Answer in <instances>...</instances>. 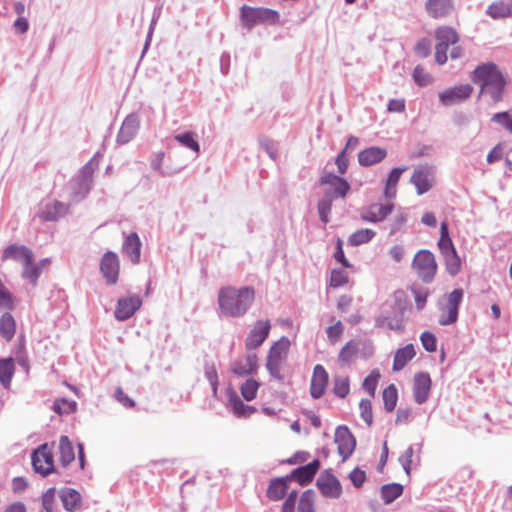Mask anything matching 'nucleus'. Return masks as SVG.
<instances>
[{
	"label": "nucleus",
	"instance_id": "obj_1",
	"mask_svg": "<svg viewBox=\"0 0 512 512\" xmlns=\"http://www.w3.org/2000/svg\"><path fill=\"white\" fill-rule=\"evenodd\" d=\"M254 299L255 290L250 286L240 288L225 286L218 292V305L221 313L234 318L244 316L252 306Z\"/></svg>",
	"mask_w": 512,
	"mask_h": 512
},
{
	"label": "nucleus",
	"instance_id": "obj_2",
	"mask_svg": "<svg viewBox=\"0 0 512 512\" xmlns=\"http://www.w3.org/2000/svg\"><path fill=\"white\" fill-rule=\"evenodd\" d=\"M471 81L480 86L479 95L488 94L494 103L502 101L507 82L496 64L477 66L471 73Z\"/></svg>",
	"mask_w": 512,
	"mask_h": 512
},
{
	"label": "nucleus",
	"instance_id": "obj_3",
	"mask_svg": "<svg viewBox=\"0 0 512 512\" xmlns=\"http://www.w3.org/2000/svg\"><path fill=\"white\" fill-rule=\"evenodd\" d=\"M407 309V300L403 291L393 294L392 303L382 305L379 315L375 319V325L380 328L402 332L405 327L404 313Z\"/></svg>",
	"mask_w": 512,
	"mask_h": 512
},
{
	"label": "nucleus",
	"instance_id": "obj_4",
	"mask_svg": "<svg viewBox=\"0 0 512 512\" xmlns=\"http://www.w3.org/2000/svg\"><path fill=\"white\" fill-rule=\"evenodd\" d=\"M99 162L95 156L90 159L79 171V173L73 177L68 185L69 196L72 201L79 202L83 200L90 192L93 182L94 173L98 169Z\"/></svg>",
	"mask_w": 512,
	"mask_h": 512
},
{
	"label": "nucleus",
	"instance_id": "obj_5",
	"mask_svg": "<svg viewBox=\"0 0 512 512\" xmlns=\"http://www.w3.org/2000/svg\"><path fill=\"white\" fill-rule=\"evenodd\" d=\"M240 20L244 27L251 29L257 24H277L279 13L270 8L243 5L240 9Z\"/></svg>",
	"mask_w": 512,
	"mask_h": 512
},
{
	"label": "nucleus",
	"instance_id": "obj_6",
	"mask_svg": "<svg viewBox=\"0 0 512 512\" xmlns=\"http://www.w3.org/2000/svg\"><path fill=\"white\" fill-rule=\"evenodd\" d=\"M289 347L290 340L283 336L270 347L267 356L266 369L268 370L270 376L278 381L283 380L281 367L286 361Z\"/></svg>",
	"mask_w": 512,
	"mask_h": 512
},
{
	"label": "nucleus",
	"instance_id": "obj_7",
	"mask_svg": "<svg viewBox=\"0 0 512 512\" xmlns=\"http://www.w3.org/2000/svg\"><path fill=\"white\" fill-rule=\"evenodd\" d=\"M412 269L424 283H431L437 271L434 255L429 250H419L413 258Z\"/></svg>",
	"mask_w": 512,
	"mask_h": 512
},
{
	"label": "nucleus",
	"instance_id": "obj_8",
	"mask_svg": "<svg viewBox=\"0 0 512 512\" xmlns=\"http://www.w3.org/2000/svg\"><path fill=\"white\" fill-rule=\"evenodd\" d=\"M435 172V167L429 164L414 168L410 182L415 186L418 195H423L432 189L435 183Z\"/></svg>",
	"mask_w": 512,
	"mask_h": 512
},
{
	"label": "nucleus",
	"instance_id": "obj_9",
	"mask_svg": "<svg viewBox=\"0 0 512 512\" xmlns=\"http://www.w3.org/2000/svg\"><path fill=\"white\" fill-rule=\"evenodd\" d=\"M31 462L36 473L47 476L54 470L53 454L48 444L40 445L31 455Z\"/></svg>",
	"mask_w": 512,
	"mask_h": 512
},
{
	"label": "nucleus",
	"instance_id": "obj_10",
	"mask_svg": "<svg viewBox=\"0 0 512 512\" xmlns=\"http://www.w3.org/2000/svg\"><path fill=\"white\" fill-rule=\"evenodd\" d=\"M463 299V290L454 289L447 298L445 306L442 307V313L439 317V324L442 326L451 325L458 319L459 305Z\"/></svg>",
	"mask_w": 512,
	"mask_h": 512
},
{
	"label": "nucleus",
	"instance_id": "obj_11",
	"mask_svg": "<svg viewBox=\"0 0 512 512\" xmlns=\"http://www.w3.org/2000/svg\"><path fill=\"white\" fill-rule=\"evenodd\" d=\"M316 486L320 493L326 498L338 499L342 494L341 483L331 470L321 472L317 478Z\"/></svg>",
	"mask_w": 512,
	"mask_h": 512
},
{
	"label": "nucleus",
	"instance_id": "obj_12",
	"mask_svg": "<svg viewBox=\"0 0 512 512\" xmlns=\"http://www.w3.org/2000/svg\"><path fill=\"white\" fill-rule=\"evenodd\" d=\"M472 92L473 87L470 84H461L441 91L438 97L442 105L449 107L466 101Z\"/></svg>",
	"mask_w": 512,
	"mask_h": 512
},
{
	"label": "nucleus",
	"instance_id": "obj_13",
	"mask_svg": "<svg viewBox=\"0 0 512 512\" xmlns=\"http://www.w3.org/2000/svg\"><path fill=\"white\" fill-rule=\"evenodd\" d=\"M271 323L269 320H258L245 339V348L254 350L260 347L269 336Z\"/></svg>",
	"mask_w": 512,
	"mask_h": 512
},
{
	"label": "nucleus",
	"instance_id": "obj_14",
	"mask_svg": "<svg viewBox=\"0 0 512 512\" xmlns=\"http://www.w3.org/2000/svg\"><path fill=\"white\" fill-rule=\"evenodd\" d=\"M120 269L119 258L116 253L107 251L101 258L100 271L106 283L113 285L118 280Z\"/></svg>",
	"mask_w": 512,
	"mask_h": 512
},
{
	"label": "nucleus",
	"instance_id": "obj_15",
	"mask_svg": "<svg viewBox=\"0 0 512 512\" xmlns=\"http://www.w3.org/2000/svg\"><path fill=\"white\" fill-rule=\"evenodd\" d=\"M139 128V115L136 113H131L127 115L118 131L116 137L117 144L124 145L129 143L137 135Z\"/></svg>",
	"mask_w": 512,
	"mask_h": 512
},
{
	"label": "nucleus",
	"instance_id": "obj_16",
	"mask_svg": "<svg viewBox=\"0 0 512 512\" xmlns=\"http://www.w3.org/2000/svg\"><path fill=\"white\" fill-rule=\"evenodd\" d=\"M335 443L338 446V452L345 461L353 453L356 440L348 427L338 426L335 430Z\"/></svg>",
	"mask_w": 512,
	"mask_h": 512
},
{
	"label": "nucleus",
	"instance_id": "obj_17",
	"mask_svg": "<svg viewBox=\"0 0 512 512\" xmlns=\"http://www.w3.org/2000/svg\"><path fill=\"white\" fill-rule=\"evenodd\" d=\"M141 305L142 300L137 295L119 298L114 316L119 321H126L134 315Z\"/></svg>",
	"mask_w": 512,
	"mask_h": 512
},
{
	"label": "nucleus",
	"instance_id": "obj_18",
	"mask_svg": "<svg viewBox=\"0 0 512 512\" xmlns=\"http://www.w3.org/2000/svg\"><path fill=\"white\" fill-rule=\"evenodd\" d=\"M454 9V0H426L425 2V11L433 19L447 18Z\"/></svg>",
	"mask_w": 512,
	"mask_h": 512
},
{
	"label": "nucleus",
	"instance_id": "obj_19",
	"mask_svg": "<svg viewBox=\"0 0 512 512\" xmlns=\"http://www.w3.org/2000/svg\"><path fill=\"white\" fill-rule=\"evenodd\" d=\"M431 384V378L428 373L419 372L415 374L413 382V395L416 403L423 404L428 400Z\"/></svg>",
	"mask_w": 512,
	"mask_h": 512
},
{
	"label": "nucleus",
	"instance_id": "obj_20",
	"mask_svg": "<svg viewBox=\"0 0 512 512\" xmlns=\"http://www.w3.org/2000/svg\"><path fill=\"white\" fill-rule=\"evenodd\" d=\"M320 183L322 185H327L329 187L326 190H330L333 199L338 197H345L350 190L349 183L345 179L333 173H327L324 176H322L320 179Z\"/></svg>",
	"mask_w": 512,
	"mask_h": 512
},
{
	"label": "nucleus",
	"instance_id": "obj_21",
	"mask_svg": "<svg viewBox=\"0 0 512 512\" xmlns=\"http://www.w3.org/2000/svg\"><path fill=\"white\" fill-rule=\"evenodd\" d=\"M328 384V373L326 372L325 368L317 364L314 367L313 375L311 378V384H310V394L312 398L319 399L323 396L325 393L326 387Z\"/></svg>",
	"mask_w": 512,
	"mask_h": 512
},
{
	"label": "nucleus",
	"instance_id": "obj_22",
	"mask_svg": "<svg viewBox=\"0 0 512 512\" xmlns=\"http://www.w3.org/2000/svg\"><path fill=\"white\" fill-rule=\"evenodd\" d=\"M122 251L133 264L139 263L141 256V241L136 232H132L125 236Z\"/></svg>",
	"mask_w": 512,
	"mask_h": 512
},
{
	"label": "nucleus",
	"instance_id": "obj_23",
	"mask_svg": "<svg viewBox=\"0 0 512 512\" xmlns=\"http://www.w3.org/2000/svg\"><path fill=\"white\" fill-rule=\"evenodd\" d=\"M257 369V356L249 353L245 358L237 359L231 364V372L237 376L253 374Z\"/></svg>",
	"mask_w": 512,
	"mask_h": 512
},
{
	"label": "nucleus",
	"instance_id": "obj_24",
	"mask_svg": "<svg viewBox=\"0 0 512 512\" xmlns=\"http://www.w3.org/2000/svg\"><path fill=\"white\" fill-rule=\"evenodd\" d=\"M68 212V206L60 201L46 203L41 207L39 217L45 221H56Z\"/></svg>",
	"mask_w": 512,
	"mask_h": 512
},
{
	"label": "nucleus",
	"instance_id": "obj_25",
	"mask_svg": "<svg viewBox=\"0 0 512 512\" xmlns=\"http://www.w3.org/2000/svg\"><path fill=\"white\" fill-rule=\"evenodd\" d=\"M227 394L228 406L232 409L233 413L237 417L246 418L256 411V409L253 406L244 404L234 390L228 389Z\"/></svg>",
	"mask_w": 512,
	"mask_h": 512
},
{
	"label": "nucleus",
	"instance_id": "obj_26",
	"mask_svg": "<svg viewBox=\"0 0 512 512\" xmlns=\"http://www.w3.org/2000/svg\"><path fill=\"white\" fill-rule=\"evenodd\" d=\"M386 156V149L372 146L358 154V161L360 165L367 167L381 162Z\"/></svg>",
	"mask_w": 512,
	"mask_h": 512
},
{
	"label": "nucleus",
	"instance_id": "obj_27",
	"mask_svg": "<svg viewBox=\"0 0 512 512\" xmlns=\"http://www.w3.org/2000/svg\"><path fill=\"white\" fill-rule=\"evenodd\" d=\"M320 467L319 460H313L307 465L296 468L292 471L291 476L295 478L300 485H306L312 481Z\"/></svg>",
	"mask_w": 512,
	"mask_h": 512
},
{
	"label": "nucleus",
	"instance_id": "obj_28",
	"mask_svg": "<svg viewBox=\"0 0 512 512\" xmlns=\"http://www.w3.org/2000/svg\"><path fill=\"white\" fill-rule=\"evenodd\" d=\"M436 46L448 49L450 45L458 42L459 36L455 29L449 26H441L435 31Z\"/></svg>",
	"mask_w": 512,
	"mask_h": 512
},
{
	"label": "nucleus",
	"instance_id": "obj_29",
	"mask_svg": "<svg viewBox=\"0 0 512 512\" xmlns=\"http://www.w3.org/2000/svg\"><path fill=\"white\" fill-rule=\"evenodd\" d=\"M3 259L11 258L16 261L29 262L33 261V253L30 249L23 245H9L3 252Z\"/></svg>",
	"mask_w": 512,
	"mask_h": 512
},
{
	"label": "nucleus",
	"instance_id": "obj_30",
	"mask_svg": "<svg viewBox=\"0 0 512 512\" xmlns=\"http://www.w3.org/2000/svg\"><path fill=\"white\" fill-rule=\"evenodd\" d=\"M415 355L416 351L412 344H407L405 347L398 349L394 355L393 371L402 370Z\"/></svg>",
	"mask_w": 512,
	"mask_h": 512
},
{
	"label": "nucleus",
	"instance_id": "obj_31",
	"mask_svg": "<svg viewBox=\"0 0 512 512\" xmlns=\"http://www.w3.org/2000/svg\"><path fill=\"white\" fill-rule=\"evenodd\" d=\"M60 499L62 501L63 507L65 510L69 512L75 511L81 502L80 494L71 488H64L60 491Z\"/></svg>",
	"mask_w": 512,
	"mask_h": 512
},
{
	"label": "nucleus",
	"instance_id": "obj_32",
	"mask_svg": "<svg viewBox=\"0 0 512 512\" xmlns=\"http://www.w3.org/2000/svg\"><path fill=\"white\" fill-rule=\"evenodd\" d=\"M16 332V322L11 313L5 312L0 317V336L9 342Z\"/></svg>",
	"mask_w": 512,
	"mask_h": 512
},
{
	"label": "nucleus",
	"instance_id": "obj_33",
	"mask_svg": "<svg viewBox=\"0 0 512 512\" xmlns=\"http://www.w3.org/2000/svg\"><path fill=\"white\" fill-rule=\"evenodd\" d=\"M406 170H407L406 166L396 167L391 170V172L389 173V175L387 177L386 185H385V189H384V195L386 198L392 199L395 197L396 187L399 182V179H400L402 173L405 172Z\"/></svg>",
	"mask_w": 512,
	"mask_h": 512
},
{
	"label": "nucleus",
	"instance_id": "obj_34",
	"mask_svg": "<svg viewBox=\"0 0 512 512\" xmlns=\"http://www.w3.org/2000/svg\"><path fill=\"white\" fill-rule=\"evenodd\" d=\"M486 14L493 19L512 17L511 3H504L503 1L493 2L488 6Z\"/></svg>",
	"mask_w": 512,
	"mask_h": 512
},
{
	"label": "nucleus",
	"instance_id": "obj_35",
	"mask_svg": "<svg viewBox=\"0 0 512 512\" xmlns=\"http://www.w3.org/2000/svg\"><path fill=\"white\" fill-rule=\"evenodd\" d=\"M60 462L62 466L67 467L75 459L74 449L71 441L65 435L59 439Z\"/></svg>",
	"mask_w": 512,
	"mask_h": 512
},
{
	"label": "nucleus",
	"instance_id": "obj_36",
	"mask_svg": "<svg viewBox=\"0 0 512 512\" xmlns=\"http://www.w3.org/2000/svg\"><path fill=\"white\" fill-rule=\"evenodd\" d=\"M384 504H391L403 493V486L399 483L385 484L380 489Z\"/></svg>",
	"mask_w": 512,
	"mask_h": 512
},
{
	"label": "nucleus",
	"instance_id": "obj_37",
	"mask_svg": "<svg viewBox=\"0 0 512 512\" xmlns=\"http://www.w3.org/2000/svg\"><path fill=\"white\" fill-rule=\"evenodd\" d=\"M14 375V361L12 358L0 360V383L6 389L10 387Z\"/></svg>",
	"mask_w": 512,
	"mask_h": 512
},
{
	"label": "nucleus",
	"instance_id": "obj_38",
	"mask_svg": "<svg viewBox=\"0 0 512 512\" xmlns=\"http://www.w3.org/2000/svg\"><path fill=\"white\" fill-rule=\"evenodd\" d=\"M287 490L286 480L283 478L274 479L271 481L268 490L267 496L269 499L277 501L284 497Z\"/></svg>",
	"mask_w": 512,
	"mask_h": 512
},
{
	"label": "nucleus",
	"instance_id": "obj_39",
	"mask_svg": "<svg viewBox=\"0 0 512 512\" xmlns=\"http://www.w3.org/2000/svg\"><path fill=\"white\" fill-rule=\"evenodd\" d=\"M333 197L331 196L330 190L324 191V197L318 202L317 209L320 220L322 223L327 224L329 222V215L332 208Z\"/></svg>",
	"mask_w": 512,
	"mask_h": 512
},
{
	"label": "nucleus",
	"instance_id": "obj_40",
	"mask_svg": "<svg viewBox=\"0 0 512 512\" xmlns=\"http://www.w3.org/2000/svg\"><path fill=\"white\" fill-rule=\"evenodd\" d=\"M375 235L376 232L372 229H360L351 234V236L348 239V242L352 246H359L370 242Z\"/></svg>",
	"mask_w": 512,
	"mask_h": 512
},
{
	"label": "nucleus",
	"instance_id": "obj_41",
	"mask_svg": "<svg viewBox=\"0 0 512 512\" xmlns=\"http://www.w3.org/2000/svg\"><path fill=\"white\" fill-rule=\"evenodd\" d=\"M384 407L387 412H392L397 404L398 393L396 387L391 384L387 386L382 393Z\"/></svg>",
	"mask_w": 512,
	"mask_h": 512
},
{
	"label": "nucleus",
	"instance_id": "obj_42",
	"mask_svg": "<svg viewBox=\"0 0 512 512\" xmlns=\"http://www.w3.org/2000/svg\"><path fill=\"white\" fill-rule=\"evenodd\" d=\"M174 139L179 142L182 146L191 149L196 154L200 151V145L195 139V135L192 132H185L182 134H177L174 136Z\"/></svg>",
	"mask_w": 512,
	"mask_h": 512
},
{
	"label": "nucleus",
	"instance_id": "obj_43",
	"mask_svg": "<svg viewBox=\"0 0 512 512\" xmlns=\"http://www.w3.org/2000/svg\"><path fill=\"white\" fill-rule=\"evenodd\" d=\"M260 383L254 379H247L240 387L241 395L246 401H252L257 396Z\"/></svg>",
	"mask_w": 512,
	"mask_h": 512
},
{
	"label": "nucleus",
	"instance_id": "obj_44",
	"mask_svg": "<svg viewBox=\"0 0 512 512\" xmlns=\"http://www.w3.org/2000/svg\"><path fill=\"white\" fill-rule=\"evenodd\" d=\"M40 274L41 268L39 267V265L33 264V261L23 263L22 277L24 279L29 280L33 286L36 285Z\"/></svg>",
	"mask_w": 512,
	"mask_h": 512
},
{
	"label": "nucleus",
	"instance_id": "obj_45",
	"mask_svg": "<svg viewBox=\"0 0 512 512\" xmlns=\"http://www.w3.org/2000/svg\"><path fill=\"white\" fill-rule=\"evenodd\" d=\"M443 256L445 259V265H446L447 272L451 276L457 275L461 269V261H460V258L458 256L456 250L453 252H449L448 254H445Z\"/></svg>",
	"mask_w": 512,
	"mask_h": 512
},
{
	"label": "nucleus",
	"instance_id": "obj_46",
	"mask_svg": "<svg viewBox=\"0 0 512 512\" xmlns=\"http://www.w3.org/2000/svg\"><path fill=\"white\" fill-rule=\"evenodd\" d=\"M315 493L312 490H306L300 497L298 504L299 512H315Z\"/></svg>",
	"mask_w": 512,
	"mask_h": 512
},
{
	"label": "nucleus",
	"instance_id": "obj_47",
	"mask_svg": "<svg viewBox=\"0 0 512 512\" xmlns=\"http://www.w3.org/2000/svg\"><path fill=\"white\" fill-rule=\"evenodd\" d=\"M333 382L335 395L340 398H345L350 391L349 378L347 376H335Z\"/></svg>",
	"mask_w": 512,
	"mask_h": 512
},
{
	"label": "nucleus",
	"instance_id": "obj_48",
	"mask_svg": "<svg viewBox=\"0 0 512 512\" xmlns=\"http://www.w3.org/2000/svg\"><path fill=\"white\" fill-rule=\"evenodd\" d=\"M76 406L77 404L75 401H69L67 399L62 398L54 401L53 410L55 413L59 415L69 414L75 411Z\"/></svg>",
	"mask_w": 512,
	"mask_h": 512
},
{
	"label": "nucleus",
	"instance_id": "obj_49",
	"mask_svg": "<svg viewBox=\"0 0 512 512\" xmlns=\"http://www.w3.org/2000/svg\"><path fill=\"white\" fill-rule=\"evenodd\" d=\"M407 222V213L400 210L389 223V235H394L402 229Z\"/></svg>",
	"mask_w": 512,
	"mask_h": 512
},
{
	"label": "nucleus",
	"instance_id": "obj_50",
	"mask_svg": "<svg viewBox=\"0 0 512 512\" xmlns=\"http://www.w3.org/2000/svg\"><path fill=\"white\" fill-rule=\"evenodd\" d=\"M371 207L373 209V212H375V216L378 219L379 222L385 220L388 215H390L394 209L393 203H374L371 204Z\"/></svg>",
	"mask_w": 512,
	"mask_h": 512
},
{
	"label": "nucleus",
	"instance_id": "obj_51",
	"mask_svg": "<svg viewBox=\"0 0 512 512\" xmlns=\"http://www.w3.org/2000/svg\"><path fill=\"white\" fill-rule=\"evenodd\" d=\"M380 374L377 370H373L363 381V388L372 396L375 395L378 379Z\"/></svg>",
	"mask_w": 512,
	"mask_h": 512
},
{
	"label": "nucleus",
	"instance_id": "obj_52",
	"mask_svg": "<svg viewBox=\"0 0 512 512\" xmlns=\"http://www.w3.org/2000/svg\"><path fill=\"white\" fill-rule=\"evenodd\" d=\"M361 418L368 426L373 423L372 404L368 399H362L359 403Z\"/></svg>",
	"mask_w": 512,
	"mask_h": 512
},
{
	"label": "nucleus",
	"instance_id": "obj_53",
	"mask_svg": "<svg viewBox=\"0 0 512 512\" xmlns=\"http://www.w3.org/2000/svg\"><path fill=\"white\" fill-rule=\"evenodd\" d=\"M491 121L504 127L512 134V116L508 112H498L494 114Z\"/></svg>",
	"mask_w": 512,
	"mask_h": 512
},
{
	"label": "nucleus",
	"instance_id": "obj_54",
	"mask_svg": "<svg viewBox=\"0 0 512 512\" xmlns=\"http://www.w3.org/2000/svg\"><path fill=\"white\" fill-rule=\"evenodd\" d=\"M357 350H358L357 343L354 341H349L340 350L339 359L343 362H349L353 358V356L356 354Z\"/></svg>",
	"mask_w": 512,
	"mask_h": 512
},
{
	"label": "nucleus",
	"instance_id": "obj_55",
	"mask_svg": "<svg viewBox=\"0 0 512 512\" xmlns=\"http://www.w3.org/2000/svg\"><path fill=\"white\" fill-rule=\"evenodd\" d=\"M348 282V275L342 269H335L331 273L330 285L332 287H341Z\"/></svg>",
	"mask_w": 512,
	"mask_h": 512
},
{
	"label": "nucleus",
	"instance_id": "obj_56",
	"mask_svg": "<svg viewBox=\"0 0 512 512\" xmlns=\"http://www.w3.org/2000/svg\"><path fill=\"white\" fill-rule=\"evenodd\" d=\"M344 326L341 321H337L334 325L326 329L327 337L331 343H336L342 335Z\"/></svg>",
	"mask_w": 512,
	"mask_h": 512
},
{
	"label": "nucleus",
	"instance_id": "obj_57",
	"mask_svg": "<svg viewBox=\"0 0 512 512\" xmlns=\"http://www.w3.org/2000/svg\"><path fill=\"white\" fill-rule=\"evenodd\" d=\"M423 348L428 352L436 351V337L430 332H423L420 336Z\"/></svg>",
	"mask_w": 512,
	"mask_h": 512
},
{
	"label": "nucleus",
	"instance_id": "obj_58",
	"mask_svg": "<svg viewBox=\"0 0 512 512\" xmlns=\"http://www.w3.org/2000/svg\"><path fill=\"white\" fill-rule=\"evenodd\" d=\"M413 454H414L413 447L409 446L405 450V452L399 457V462L401 463V465L407 475L410 474Z\"/></svg>",
	"mask_w": 512,
	"mask_h": 512
},
{
	"label": "nucleus",
	"instance_id": "obj_59",
	"mask_svg": "<svg viewBox=\"0 0 512 512\" xmlns=\"http://www.w3.org/2000/svg\"><path fill=\"white\" fill-rule=\"evenodd\" d=\"M163 159H164V153L163 152H158L155 157L152 159L151 161V168L156 171L159 175H161L162 177H166V176H171L173 175V173H170V172H167V171H164L162 169V162H163Z\"/></svg>",
	"mask_w": 512,
	"mask_h": 512
},
{
	"label": "nucleus",
	"instance_id": "obj_60",
	"mask_svg": "<svg viewBox=\"0 0 512 512\" xmlns=\"http://www.w3.org/2000/svg\"><path fill=\"white\" fill-rule=\"evenodd\" d=\"M412 293L415 298L416 308L418 310H422L426 305L428 291L426 289H418V288L413 287Z\"/></svg>",
	"mask_w": 512,
	"mask_h": 512
},
{
	"label": "nucleus",
	"instance_id": "obj_61",
	"mask_svg": "<svg viewBox=\"0 0 512 512\" xmlns=\"http://www.w3.org/2000/svg\"><path fill=\"white\" fill-rule=\"evenodd\" d=\"M55 488H49L42 496V506L46 512H53Z\"/></svg>",
	"mask_w": 512,
	"mask_h": 512
},
{
	"label": "nucleus",
	"instance_id": "obj_62",
	"mask_svg": "<svg viewBox=\"0 0 512 512\" xmlns=\"http://www.w3.org/2000/svg\"><path fill=\"white\" fill-rule=\"evenodd\" d=\"M349 479L355 488H360L366 480V474L363 470L355 468L350 472Z\"/></svg>",
	"mask_w": 512,
	"mask_h": 512
},
{
	"label": "nucleus",
	"instance_id": "obj_63",
	"mask_svg": "<svg viewBox=\"0 0 512 512\" xmlns=\"http://www.w3.org/2000/svg\"><path fill=\"white\" fill-rule=\"evenodd\" d=\"M413 79L419 86H427L430 83V76L424 72L420 66H416L413 71Z\"/></svg>",
	"mask_w": 512,
	"mask_h": 512
},
{
	"label": "nucleus",
	"instance_id": "obj_64",
	"mask_svg": "<svg viewBox=\"0 0 512 512\" xmlns=\"http://www.w3.org/2000/svg\"><path fill=\"white\" fill-rule=\"evenodd\" d=\"M431 44L430 41L426 38L419 40L415 46V53L421 57L425 58L430 54Z\"/></svg>",
	"mask_w": 512,
	"mask_h": 512
}]
</instances>
